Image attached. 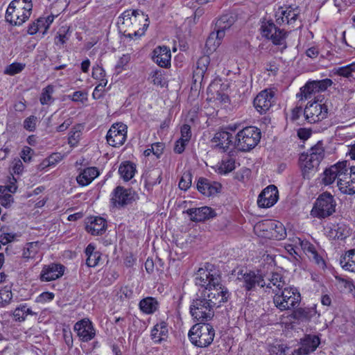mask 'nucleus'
Masks as SVG:
<instances>
[{
  "mask_svg": "<svg viewBox=\"0 0 355 355\" xmlns=\"http://www.w3.org/2000/svg\"><path fill=\"white\" fill-rule=\"evenodd\" d=\"M195 283L202 289L193 300L190 313L197 321H207L213 318L214 309L227 300L229 294L221 284L220 276L207 269H198L195 274Z\"/></svg>",
  "mask_w": 355,
  "mask_h": 355,
  "instance_id": "f257e3e1",
  "label": "nucleus"
},
{
  "mask_svg": "<svg viewBox=\"0 0 355 355\" xmlns=\"http://www.w3.org/2000/svg\"><path fill=\"white\" fill-rule=\"evenodd\" d=\"M120 18L122 19V24L129 28L124 33L130 38L143 35L149 26L148 16L139 10H127L122 13Z\"/></svg>",
  "mask_w": 355,
  "mask_h": 355,
  "instance_id": "f03ea898",
  "label": "nucleus"
},
{
  "mask_svg": "<svg viewBox=\"0 0 355 355\" xmlns=\"http://www.w3.org/2000/svg\"><path fill=\"white\" fill-rule=\"evenodd\" d=\"M273 303L279 311L291 310L301 301L300 293L295 288L285 286L281 290H273Z\"/></svg>",
  "mask_w": 355,
  "mask_h": 355,
  "instance_id": "7ed1b4c3",
  "label": "nucleus"
},
{
  "mask_svg": "<svg viewBox=\"0 0 355 355\" xmlns=\"http://www.w3.org/2000/svg\"><path fill=\"white\" fill-rule=\"evenodd\" d=\"M188 336L193 345L206 347L213 342L215 331L209 324H196L189 330Z\"/></svg>",
  "mask_w": 355,
  "mask_h": 355,
  "instance_id": "20e7f679",
  "label": "nucleus"
},
{
  "mask_svg": "<svg viewBox=\"0 0 355 355\" xmlns=\"http://www.w3.org/2000/svg\"><path fill=\"white\" fill-rule=\"evenodd\" d=\"M260 139L261 132L257 128L246 127L237 133L234 146L241 151H248L258 144Z\"/></svg>",
  "mask_w": 355,
  "mask_h": 355,
  "instance_id": "39448f33",
  "label": "nucleus"
},
{
  "mask_svg": "<svg viewBox=\"0 0 355 355\" xmlns=\"http://www.w3.org/2000/svg\"><path fill=\"white\" fill-rule=\"evenodd\" d=\"M336 202L332 195L323 193L316 200L311 210V215L318 218H325L335 212Z\"/></svg>",
  "mask_w": 355,
  "mask_h": 355,
  "instance_id": "423d86ee",
  "label": "nucleus"
},
{
  "mask_svg": "<svg viewBox=\"0 0 355 355\" xmlns=\"http://www.w3.org/2000/svg\"><path fill=\"white\" fill-rule=\"evenodd\" d=\"M136 198L137 194L133 190L118 186L112 191L110 200L114 207L121 208L131 204Z\"/></svg>",
  "mask_w": 355,
  "mask_h": 355,
  "instance_id": "0eeeda50",
  "label": "nucleus"
},
{
  "mask_svg": "<svg viewBox=\"0 0 355 355\" xmlns=\"http://www.w3.org/2000/svg\"><path fill=\"white\" fill-rule=\"evenodd\" d=\"M300 10L298 6H281L275 12V17L277 24L293 25L297 21Z\"/></svg>",
  "mask_w": 355,
  "mask_h": 355,
  "instance_id": "6e6552de",
  "label": "nucleus"
},
{
  "mask_svg": "<svg viewBox=\"0 0 355 355\" xmlns=\"http://www.w3.org/2000/svg\"><path fill=\"white\" fill-rule=\"evenodd\" d=\"M236 280L247 293L255 291L257 286L263 288L266 285V280L263 277L252 271L241 274V276H239Z\"/></svg>",
  "mask_w": 355,
  "mask_h": 355,
  "instance_id": "1a4fd4ad",
  "label": "nucleus"
},
{
  "mask_svg": "<svg viewBox=\"0 0 355 355\" xmlns=\"http://www.w3.org/2000/svg\"><path fill=\"white\" fill-rule=\"evenodd\" d=\"M127 128V125L123 123L113 124L106 135L108 144L113 147L122 146L126 140Z\"/></svg>",
  "mask_w": 355,
  "mask_h": 355,
  "instance_id": "9d476101",
  "label": "nucleus"
},
{
  "mask_svg": "<svg viewBox=\"0 0 355 355\" xmlns=\"http://www.w3.org/2000/svg\"><path fill=\"white\" fill-rule=\"evenodd\" d=\"M348 164L347 161L337 163L324 171L322 182L325 185L333 183L336 179L340 180V178L347 179Z\"/></svg>",
  "mask_w": 355,
  "mask_h": 355,
  "instance_id": "9b49d317",
  "label": "nucleus"
},
{
  "mask_svg": "<svg viewBox=\"0 0 355 355\" xmlns=\"http://www.w3.org/2000/svg\"><path fill=\"white\" fill-rule=\"evenodd\" d=\"M327 106L318 102L309 103L304 111L306 119L313 123L327 118Z\"/></svg>",
  "mask_w": 355,
  "mask_h": 355,
  "instance_id": "f8f14e48",
  "label": "nucleus"
},
{
  "mask_svg": "<svg viewBox=\"0 0 355 355\" xmlns=\"http://www.w3.org/2000/svg\"><path fill=\"white\" fill-rule=\"evenodd\" d=\"M65 267L60 263H51L44 265L40 274L42 282H51L60 278L64 273Z\"/></svg>",
  "mask_w": 355,
  "mask_h": 355,
  "instance_id": "ddd939ff",
  "label": "nucleus"
},
{
  "mask_svg": "<svg viewBox=\"0 0 355 355\" xmlns=\"http://www.w3.org/2000/svg\"><path fill=\"white\" fill-rule=\"evenodd\" d=\"M279 198L278 190L275 185H269L259 195L257 204L263 208L270 207L277 201Z\"/></svg>",
  "mask_w": 355,
  "mask_h": 355,
  "instance_id": "4468645a",
  "label": "nucleus"
},
{
  "mask_svg": "<svg viewBox=\"0 0 355 355\" xmlns=\"http://www.w3.org/2000/svg\"><path fill=\"white\" fill-rule=\"evenodd\" d=\"M73 329L83 342L91 340L96 335L92 322L87 318L77 322L74 324Z\"/></svg>",
  "mask_w": 355,
  "mask_h": 355,
  "instance_id": "2eb2a0df",
  "label": "nucleus"
},
{
  "mask_svg": "<svg viewBox=\"0 0 355 355\" xmlns=\"http://www.w3.org/2000/svg\"><path fill=\"white\" fill-rule=\"evenodd\" d=\"M274 94L272 91L261 92L254 100V106L260 113L266 112L271 107L273 102Z\"/></svg>",
  "mask_w": 355,
  "mask_h": 355,
  "instance_id": "dca6fc26",
  "label": "nucleus"
},
{
  "mask_svg": "<svg viewBox=\"0 0 355 355\" xmlns=\"http://www.w3.org/2000/svg\"><path fill=\"white\" fill-rule=\"evenodd\" d=\"M197 189L203 195L211 196L220 192L221 184L217 182H211L205 178H200L197 184Z\"/></svg>",
  "mask_w": 355,
  "mask_h": 355,
  "instance_id": "f3484780",
  "label": "nucleus"
},
{
  "mask_svg": "<svg viewBox=\"0 0 355 355\" xmlns=\"http://www.w3.org/2000/svg\"><path fill=\"white\" fill-rule=\"evenodd\" d=\"M193 221H203L216 216L214 209L209 207L189 209L187 211Z\"/></svg>",
  "mask_w": 355,
  "mask_h": 355,
  "instance_id": "a211bd4d",
  "label": "nucleus"
},
{
  "mask_svg": "<svg viewBox=\"0 0 355 355\" xmlns=\"http://www.w3.org/2000/svg\"><path fill=\"white\" fill-rule=\"evenodd\" d=\"M298 241L302 249L308 256L309 259L316 263L319 267L324 268L325 267L324 261L322 257L318 254L313 245L307 241H302L300 239H298Z\"/></svg>",
  "mask_w": 355,
  "mask_h": 355,
  "instance_id": "6ab92c4d",
  "label": "nucleus"
},
{
  "mask_svg": "<svg viewBox=\"0 0 355 355\" xmlns=\"http://www.w3.org/2000/svg\"><path fill=\"white\" fill-rule=\"evenodd\" d=\"M171 57V51L166 46H158L153 51V59L162 67H167L170 65Z\"/></svg>",
  "mask_w": 355,
  "mask_h": 355,
  "instance_id": "aec40b11",
  "label": "nucleus"
},
{
  "mask_svg": "<svg viewBox=\"0 0 355 355\" xmlns=\"http://www.w3.org/2000/svg\"><path fill=\"white\" fill-rule=\"evenodd\" d=\"M106 220L101 217L91 218L90 222L87 223L86 230L92 235H101L106 230Z\"/></svg>",
  "mask_w": 355,
  "mask_h": 355,
  "instance_id": "412c9836",
  "label": "nucleus"
},
{
  "mask_svg": "<svg viewBox=\"0 0 355 355\" xmlns=\"http://www.w3.org/2000/svg\"><path fill=\"white\" fill-rule=\"evenodd\" d=\"M168 336V329L165 322L155 324L151 331V338L155 343H160L166 340Z\"/></svg>",
  "mask_w": 355,
  "mask_h": 355,
  "instance_id": "4be33fe9",
  "label": "nucleus"
},
{
  "mask_svg": "<svg viewBox=\"0 0 355 355\" xmlns=\"http://www.w3.org/2000/svg\"><path fill=\"white\" fill-rule=\"evenodd\" d=\"M99 175L96 167H88L83 170L77 176V182L81 186L89 184Z\"/></svg>",
  "mask_w": 355,
  "mask_h": 355,
  "instance_id": "5701e85b",
  "label": "nucleus"
},
{
  "mask_svg": "<svg viewBox=\"0 0 355 355\" xmlns=\"http://www.w3.org/2000/svg\"><path fill=\"white\" fill-rule=\"evenodd\" d=\"M213 141L224 151H226L229 147L232 145V135L226 131L218 132L215 134Z\"/></svg>",
  "mask_w": 355,
  "mask_h": 355,
  "instance_id": "b1692460",
  "label": "nucleus"
},
{
  "mask_svg": "<svg viewBox=\"0 0 355 355\" xmlns=\"http://www.w3.org/2000/svg\"><path fill=\"white\" fill-rule=\"evenodd\" d=\"M266 285L267 288H272L273 290H281L285 286L286 284L284 281V278L281 274L277 272H272L266 277Z\"/></svg>",
  "mask_w": 355,
  "mask_h": 355,
  "instance_id": "393cba45",
  "label": "nucleus"
},
{
  "mask_svg": "<svg viewBox=\"0 0 355 355\" xmlns=\"http://www.w3.org/2000/svg\"><path fill=\"white\" fill-rule=\"evenodd\" d=\"M320 343L318 336L315 335H307L301 339L300 347L309 355L313 352Z\"/></svg>",
  "mask_w": 355,
  "mask_h": 355,
  "instance_id": "a878e982",
  "label": "nucleus"
},
{
  "mask_svg": "<svg viewBox=\"0 0 355 355\" xmlns=\"http://www.w3.org/2000/svg\"><path fill=\"white\" fill-rule=\"evenodd\" d=\"M24 14L21 11L8 7L5 15L6 21L12 25L20 26L28 19H24Z\"/></svg>",
  "mask_w": 355,
  "mask_h": 355,
  "instance_id": "bb28decb",
  "label": "nucleus"
},
{
  "mask_svg": "<svg viewBox=\"0 0 355 355\" xmlns=\"http://www.w3.org/2000/svg\"><path fill=\"white\" fill-rule=\"evenodd\" d=\"M10 8L22 10L24 19H28L31 15L33 4L31 0H13L9 6Z\"/></svg>",
  "mask_w": 355,
  "mask_h": 355,
  "instance_id": "cd10ccee",
  "label": "nucleus"
},
{
  "mask_svg": "<svg viewBox=\"0 0 355 355\" xmlns=\"http://www.w3.org/2000/svg\"><path fill=\"white\" fill-rule=\"evenodd\" d=\"M209 63L210 58L208 55H202L198 60L196 62V68L193 71V78H195V81L203 78Z\"/></svg>",
  "mask_w": 355,
  "mask_h": 355,
  "instance_id": "c85d7f7f",
  "label": "nucleus"
},
{
  "mask_svg": "<svg viewBox=\"0 0 355 355\" xmlns=\"http://www.w3.org/2000/svg\"><path fill=\"white\" fill-rule=\"evenodd\" d=\"M136 172V165L131 162H122L119 168L121 178L125 182L130 180Z\"/></svg>",
  "mask_w": 355,
  "mask_h": 355,
  "instance_id": "c756f323",
  "label": "nucleus"
},
{
  "mask_svg": "<svg viewBox=\"0 0 355 355\" xmlns=\"http://www.w3.org/2000/svg\"><path fill=\"white\" fill-rule=\"evenodd\" d=\"M216 33H211L206 42V46L210 50H215L220 45L221 40L225 36V30L216 28Z\"/></svg>",
  "mask_w": 355,
  "mask_h": 355,
  "instance_id": "7c9ffc66",
  "label": "nucleus"
},
{
  "mask_svg": "<svg viewBox=\"0 0 355 355\" xmlns=\"http://www.w3.org/2000/svg\"><path fill=\"white\" fill-rule=\"evenodd\" d=\"M87 256L86 264L89 267H95L101 259V253L95 251V247L92 244H89L85 249Z\"/></svg>",
  "mask_w": 355,
  "mask_h": 355,
  "instance_id": "2f4dec72",
  "label": "nucleus"
},
{
  "mask_svg": "<svg viewBox=\"0 0 355 355\" xmlns=\"http://www.w3.org/2000/svg\"><path fill=\"white\" fill-rule=\"evenodd\" d=\"M37 313L28 308L26 304H20L13 311L12 315L15 321L23 322L28 315H36Z\"/></svg>",
  "mask_w": 355,
  "mask_h": 355,
  "instance_id": "473e14b6",
  "label": "nucleus"
},
{
  "mask_svg": "<svg viewBox=\"0 0 355 355\" xmlns=\"http://www.w3.org/2000/svg\"><path fill=\"white\" fill-rule=\"evenodd\" d=\"M349 173H347V175ZM347 179L344 177L340 178V180L337 181V185L340 191L345 194L352 195L355 193V181L349 179L347 176Z\"/></svg>",
  "mask_w": 355,
  "mask_h": 355,
  "instance_id": "72a5a7b5",
  "label": "nucleus"
},
{
  "mask_svg": "<svg viewBox=\"0 0 355 355\" xmlns=\"http://www.w3.org/2000/svg\"><path fill=\"white\" fill-rule=\"evenodd\" d=\"M261 235L262 237L272 238L276 240H281L285 238L286 232L283 224L279 221H275L273 225L272 230L270 231V234L265 233Z\"/></svg>",
  "mask_w": 355,
  "mask_h": 355,
  "instance_id": "f704fd0d",
  "label": "nucleus"
},
{
  "mask_svg": "<svg viewBox=\"0 0 355 355\" xmlns=\"http://www.w3.org/2000/svg\"><path fill=\"white\" fill-rule=\"evenodd\" d=\"M299 162L304 178H309V174L318 166L317 164H313L312 160L305 156V153L301 154Z\"/></svg>",
  "mask_w": 355,
  "mask_h": 355,
  "instance_id": "c9c22d12",
  "label": "nucleus"
},
{
  "mask_svg": "<svg viewBox=\"0 0 355 355\" xmlns=\"http://www.w3.org/2000/svg\"><path fill=\"white\" fill-rule=\"evenodd\" d=\"M275 223V220L267 219L263 220L261 221L258 222L254 227V230L256 234H258L259 236H261V234H270V231L272 230L273 225Z\"/></svg>",
  "mask_w": 355,
  "mask_h": 355,
  "instance_id": "e433bc0d",
  "label": "nucleus"
},
{
  "mask_svg": "<svg viewBox=\"0 0 355 355\" xmlns=\"http://www.w3.org/2000/svg\"><path fill=\"white\" fill-rule=\"evenodd\" d=\"M340 264L343 268L351 272H355V249L348 251L341 258Z\"/></svg>",
  "mask_w": 355,
  "mask_h": 355,
  "instance_id": "4c0bfd02",
  "label": "nucleus"
},
{
  "mask_svg": "<svg viewBox=\"0 0 355 355\" xmlns=\"http://www.w3.org/2000/svg\"><path fill=\"white\" fill-rule=\"evenodd\" d=\"M144 178L146 185L153 187L161 182L162 171L159 168H153L146 173Z\"/></svg>",
  "mask_w": 355,
  "mask_h": 355,
  "instance_id": "58836bf2",
  "label": "nucleus"
},
{
  "mask_svg": "<svg viewBox=\"0 0 355 355\" xmlns=\"http://www.w3.org/2000/svg\"><path fill=\"white\" fill-rule=\"evenodd\" d=\"M139 308L145 313H153L157 309V302L153 297L144 298L140 301Z\"/></svg>",
  "mask_w": 355,
  "mask_h": 355,
  "instance_id": "ea45409f",
  "label": "nucleus"
},
{
  "mask_svg": "<svg viewBox=\"0 0 355 355\" xmlns=\"http://www.w3.org/2000/svg\"><path fill=\"white\" fill-rule=\"evenodd\" d=\"M305 156L312 160L313 164L319 166L324 157V150L320 146H315L310 149L309 153H305Z\"/></svg>",
  "mask_w": 355,
  "mask_h": 355,
  "instance_id": "a19ab883",
  "label": "nucleus"
},
{
  "mask_svg": "<svg viewBox=\"0 0 355 355\" xmlns=\"http://www.w3.org/2000/svg\"><path fill=\"white\" fill-rule=\"evenodd\" d=\"M315 314L312 308H298L293 311L292 317L296 320H309Z\"/></svg>",
  "mask_w": 355,
  "mask_h": 355,
  "instance_id": "79ce46f5",
  "label": "nucleus"
},
{
  "mask_svg": "<svg viewBox=\"0 0 355 355\" xmlns=\"http://www.w3.org/2000/svg\"><path fill=\"white\" fill-rule=\"evenodd\" d=\"M316 88H315L313 81H308L306 85L300 89V93L297 94V97H300L301 100L308 99L311 98L313 94L317 93Z\"/></svg>",
  "mask_w": 355,
  "mask_h": 355,
  "instance_id": "37998d69",
  "label": "nucleus"
},
{
  "mask_svg": "<svg viewBox=\"0 0 355 355\" xmlns=\"http://www.w3.org/2000/svg\"><path fill=\"white\" fill-rule=\"evenodd\" d=\"M39 251L37 242H31L26 245L23 252V257L26 259H33Z\"/></svg>",
  "mask_w": 355,
  "mask_h": 355,
  "instance_id": "c03bdc74",
  "label": "nucleus"
},
{
  "mask_svg": "<svg viewBox=\"0 0 355 355\" xmlns=\"http://www.w3.org/2000/svg\"><path fill=\"white\" fill-rule=\"evenodd\" d=\"M54 92V87L51 85H47L44 87L40 98V101L42 105H47L53 101L52 94Z\"/></svg>",
  "mask_w": 355,
  "mask_h": 355,
  "instance_id": "a18cd8bd",
  "label": "nucleus"
},
{
  "mask_svg": "<svg viewBox=\"0 0 355 355\" xmlns=\"http://www.w3.org/2000/svg\"><path fill=\"white\" fill-rule=\"evenodd\" d=\"M81 135V125H77L73 127L69 132L68 142L71 147L76 146L80 139Z\"/></svg>",
  "mask_w": 355,
  "mask_h": 355,
  "instance_id": "49530a36",
  "label": "nucleus"
},
{
  "mask_svg": "<svg viewBox=\"0 0 355 355\" xmlns=\"http://www.w3.org/2000/svg\"><path fill=\"white\" fill-rule=\"evenodd\" d=\"M164 148V144L162 142H157L153 144L150 148H148L144 150V155L146 157H148L151 153L155 155L157 157H159L162 154Z\"/></svg>",
  "mask_w": 355,
  "mask_h": 355,
  "instance_id": "de8ad7c7",
  "label": "nucleus"
},
{
  "mask_svg": "<svg viewBox=\"0 0 355 355\" xmlns=\"http://www.w3.org/2000/svg\"><path fill=\"white\" fill-rule=\"evenodd\" d=\"M354 72H355V63L335 69V73L346 78L352 77Z\"/></svg>",
  "mask_w": 355,
  "mask_h": 355,
  "instance_id": "09e8293b",
  "label": "nucleus"
},
{
  "mask_svg": "<svg viewBox=\"0 0 355 355\" xmlns=\"http://www.w3.org/2000/svg\"><path fill=\"white\" fill-rule=\"evenodd\" d=\"M233 18L227 15L220 17L216 23V28L229 29L233 24Z\"/></svg>",
  "mask_w": 355,
  "mask_h": 355,
  "instance_id": "8fccbe9b",
  "label": "nucleus"
},
{
  "mask_svg": "<svg viewBox=\"0 0 355 355\" xmlns=\"http://www.w3.org/2000/svg\"><path fill=\"white\" fill-rule=\"evenodd\" d=\"M287 36V33L285 32L284 30H281L278 28H277L276 33L274 34L272 37L271 38V40L272 43L275 45H284V49L286 48V46L285 44V40Z\"/></svg>",
  "mask_w": 355,
  "mask_h": 355,
  "instance_id": "3c124183",
  "label": "nucleus"
},
{
  "mask_svg": "<svg viewBox=\"0 0 355 355\" xmlns=\"http://www.w3.org/2000/svg\"><path fill=\"white\" fill-rule=\"evenodd\" d=\"M261 28L263 35L270 40L277 31V26L273 22L268 21Z\"/></svg>",
  "mask_w": 355,
  "mask_h": 355,
  "instance_id": "603ef678",
  "label": "nucleus"
},
{
  "mask_svg": "<svg viewBox=\"0 0 355 355\" xmlns=\"http://www.w3.org/2000/svg\"><path fill=\"white\" fill-rule=\"evenodd\" d=\"M25 67V64L14 62L8 65L4 72L6 74L13 76L22 71Z\"/></svg>",
  "mask_w": 355,
  "mask_h": 355,
  "instance_id": "864d4df0",
  "label": "nucleus"
},
{
  "mask_svg": "<svg viewBox=\"0 0 355 355\" xmlns=\"http://www.w3.org/2000/svg\"><path fill=\"white\" fill-rule=\"evenodd\" d=\"M191 185V174L189 171H186L182 175L179 182V187L182 190L186 191Z\"/></svg>",
  "mask_w": 355,
  "mask_h": 355,
  "instance_id": "5fc2aeb1",
  "label": "nucleus"
},
{
  "mask_svg": "<svg viewBox=\"0 0 355 355\" xmlns=\"http://www.w3.org/2000/svg\"><path fill=\"white\" fill-rule=\"evenodd\" d=\"M313 84L315 85V88H316V91L318 92L325 91L329 87H330L333 82L329 78H325L320 80H312Z\"/></svg>",
  "mask_w": 355,
  "mask_h": 355,
  "instance_id": "6e6d98bb",
  "label": "nucleus"
},
{
  "mask_svg": "<svg viewBox=\"0 0 355 355\" xmlns=\"http://www.w3.org/2000/svg\"><path fill=\"white\" fill-rule=\"evenodd\" d=\"M235 168V162L232 159H228L222 162L219 168L220 173H227Z\"/></svg>",
  "mask_w": 355,
  "mask_h": 355,
  "instance_id": "4d7b16f0",
  "label": "nucleus"
},
{
  "mask_svg": "<svg viewBox=\"0 0 355 355\" xmlns=\"http://www.w3.org/2000/svg\"><path fill=\"white\" fill-rule=\"evenodd\" d=\"M12 298L11 291L7 289L0 290V306L8 305Z\"/></svg>",
  "mask_w": 355,
  "mask_h": 355,
  "instance_id": "13d9d810",
  "label": "nucleus"
},
{
  "mask_svg": "<svg viewBox=\"0 0 355 355\" xmlns=\"http://www.w3.org/2000/svg\"><path fill=\"white\" fill-rule=\"evenodd\" d=\"M92 77L94 79H96L99 81V83H102L103 80H107L105 78V71L102 67L99 65H96L93 67L92 70Z\"/></svg>",
  "mask_w": 355,
  "mask_h": 355,
  "instance_id": "bf43d9fd",
  "label": "nucleus"
},
{
  "mask_svg": "<svg viewBox=\"0 0 355 355\" xmlns=\"http://www.w3.org/2000/svg\"><path fill=\"white\" fill-rule=\"evenodd\" d=\"M0 230L2 232L0 235V243L3 245L13 241L17 236L16 234L5 232L4 227H1Z\"/></svg>",
  "mask_w": 355,
  "mask_h": 355,
  "instance_id": "052dcab7",
  "label": "nucleus"
},
{
  "mask_svg": "<svg viewBox=\"0 0 355 355\" xmlns=\"http://www.w3.org/2000/svg\"><path fill=\"white\" fill-rule=\"evenodd\" d=\"M107 80H103L102 83H99L98 85L95 87L92 96L94 99H100L103 96L104 87L106 86Z\"/></svg>",
  "mask_w": 355,
  "mask_h": 355,
  "instance_id": "680f3d73",
  "label": "nucleus"
},
{
  "mask_svg": "<svg viewBox=\"0 0 355 355\" xmlns=\"http://www.w3.org/2000/svg\"><path fill=\"white\" fill-rule=\"evenodd\" d=\"M37 117L35 116H30L24 121V128L28 131H34L36 128Z\"/></svg>",
  "mask_w": 355,
  "mask_h": 355,
  "instance_id": "e2e57ef3",
  "label": "nucleus"
},
{
  "mask_svg": "<svg viewBox=\"0 0 355 355\" xmlns=\"http://www.w3.org/2000/svg\"><path fill=\"white\" fill-rule=\"evenodd\" d=\"M182 140L189 142L191 137V127L188 124H184L180 130Z\"/></svg>",
  "mask_w": 355,
  "mask_h": 355,
  "instance_id": "0e129e2a",
  "label": "nucleus"
},
{
  "mask_svg": "<svg viewBox=\"0 0 355 355\" xmlns=\"http://www.w3.org/2000/svg\"><path fill=\"white\" fill-rule=\"evenodd\" d=\"M130 60V55H123L119 60L116 65V69L118 71V72H121L122 70H123L124 67L128 64V63Z\"/></svg>",
  "mask_w": 355,
  "mask_h": 355,
  "instance_id": "69168bd1",
  "label": "nucleus"
},
{
  "mask_svg": "<svg viewBox=\"0 0 355 355\" xmlns=\"http://www.w3.org/2000/svg\"><path fill=\"white\" fill-rule=\"evenodd\" d=\"M40 24L44 25V20L42 18L38 19L36 22H33L30 24L28 28V33L30 35H34L40 31Z\"/></svg>",
  "mask_w": 355,
  "mask_h": 355,
  "instance_id": "338daca9",
  "label": "nucleus"
},
{
  "mask_svg": "<svg viewBox=\"0 0 355 355\" xmlns=\"http://www.w3.org/2000/svg\"><path fill=\"white\" fill-rule=\"evenodd\" d=\"M64 156L60 153H52L50 156L47 157L49 162H50L51 166H55L58 162H60Z\"/></svg>",
  "mask_w": 355,
  "mask_h": 355,
  "instance_id": "774afa93",
  "label": "nucleus"
}]
</instances>
